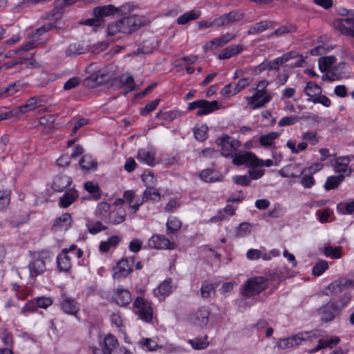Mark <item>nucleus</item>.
<instances>
[{
	"label": "nucleus",
	"mask_w": 354,
	"mask_h": 354,
	"mask_svg": "<svg viewBox=\"0 0 354 354\" xmlns=\"http://www.w3.org/2000/svg\"><path fill=\"white\" fill-rule=\"evenodd\" d=\"M341 312L339 304L335 301H328L317 310L322 321L328 322L332 321Z\"/></svg>",
	"instance_id": "6"
},
{
	"label": "nucleus",
	"mask_w": 354,
	"mask_h": 354,
	"mask_svg": "<svg viewBox=\"0 0 354 354\" xmlns=\"http://www.w3.org/2000/svg\"><path fill=\"white\" fill-rule=\"evenodd\" d=\"M134 261L133 257L121 259L113 270V277L120 279L127 277L133 270Z\"/></svg>",
	"instance_id": "11"
},
{
	"label": "nucleus",
	"mask_w": 354,
	"mask_h": 354,
	"mask_svg": "<svg viewBox=\"0 0 354 354\" xmlns=\"http://www.w3.org/2000/svg\"><path fill=\"white\" fill-rule=\"evenodd\" d=\"M30 270V275L35 277L41 273L46 270V263L43 259H36L32 261L28 266Z\"/></svg>",
	"instance_id": "24"
},
{
	"label": "nucleus",
	"mask_w": 354,
	"mask_h": 354,
	"mask_svg": "<svg viewBox=\"0 0 354 354\" xmlns=\"http://www.w3.org/2000/svg\"><path fill=\"white\" fill-rule=\"evenodd\" d=\"M234 182L242 186H248L250 183V178L247 176H235L233 177Z\"/></svg>",
	"instance_id": "61"
},
{
	"label": "nucleus",
	"mask_w": 354,
	"mask_h": 354,
	"mask_svg": "<svg viewBox=\"0 0 354 354\" xmlns=\"http://www.w3.org/2000/svg\"><path fill=\"white\" fill-rule=\"evenodd\" d=\"M111 205L109 203L106 202L100 203L95 209V215L97 216H103L104 213L110 210Z\"/></svg>",
	"instance_id": "56"
},
{
	"label": "nucleus",
	"mask_w": 354,
	"mask_h": 354,
	"mask_svg": "<svg viewBox=\"0 0 354 354\" xmlns=\"http://www.w3.org/2000/svg\"><path fill=\"white\" fill-rule=\"evenodd\" d=\"M234 37L235 35L232 33H226L206 43L203 46V49L205 51H207L208 50H214V48L213 46L214 45H216V48L223 46L234 39Z\"/></svg>",
	"instance_id": "16"
},
{
	"label": "nucleus",
	"mask_w": 354,
	"mask_h": 354,
	"mask_svg": "<svg viewBox=\"0 0 354 354\" xmlns=\"http://www.w3.org/2000/svg\"><path fill=\"white\" fill-rule=\"evenodd\" d=\"M120 241L118 236H112L106 241H102L100 244V250L104 252H107L110 248L115 247Z\"/></svg>",
	"instance_id": "38"
},
{
	"label": "nucleus",
	"mask_w": 354,
	"mask_h": 354,
	"mask_svg": "<svg viewBox=\"0 0 354 354\" xmlns=\"http://www.w3.org/2000/svg\"><path fill=\"white\" fill-rule=\"evenodd\" d=\"M149 248L156 250H174L176 248V244L171 242L164 235L155 234L148 241Z\"/></svg>",
	"instance_id": "10"
},
{
	"label": "nucleus",
	"mask_w": 354,
	"mask_h": 354,
	"mask_svg": "<svg viewBox=\"0 0 354 354\" xmlns=\"http://www.w3.org/2000/svg\"><path fill=\"white\" fill-rule=\"evenodd\" d=\"M243 50V47L241 44L230 46L223 49L221 53L218 54V58L219 59H229L238 55Z\"/></svg>",
	"instance_id": "27"
},
{
	"label": "nucleus",
	"mask_w": 354,
	"mask_h": 354,
	"mask_svg": "<svg viewBox=\"0 0 354 354\" xmlns=\"http://www.w3.org/2000/svg\"><path fill=\"white\" fill-rule=\"evenodd\" d=\"M54 27H55V25L53 24H50L48 25H44V26L40 27L39 28L36 29L32 34V37L34 38H37L40 35L51 30Z\"/></svg>",
	"instance_id": "64"
},
{
	"label": "nucleus",
	"mask_w": 354,
	"mask_h": 354,
	"mask_svg": "<svg viewBox=\"0 0 354 354\" xmlns=\"http://www.w3.org/2000/svg\"><path fill=\"white\" fill-rule=\"evenodd\" d=\"M57 263L60 271L67 272L71 268L70 259L66 254L59 255Z\"/></svg>",
	"instance_id": "46"
},
{
	"label": "nucleus",
	"mask_w": 354,
	"mask_h": 354,
	"mask_svg": "<svg viewBox=\"0 0 354 354\" xmlns=\"http://www.w3.org/2000/svg\"><path fill=\"white\" fill-rule=\"evenodd\" d=\"M142 178L147 187H153L156 185L157 180L152 172L149 171L148 174H144Z\"/></svg>",
	"instance_id": "55"
},
{
	"label": "nucleus",
	"mask_w": 354,
	"mask_h": 354,
	"mask_svg": "<svg viewBox=\"0 0 354 354\" xmlns=\"http://www.w3.org/2000/svg\"><path fill=\"white\" fill-rule=\"evenodd\" d=\"M72 183L71 178L66 175L57 176L53 183V189L56 192H62Z\"/></svg>",
	"instance_id": "22"
},
{
	"label": "nucleus",
	"mask_w": 354,
	"mask_h": 354,
	"mask_svg": "<svg viewBox=\"0 0 354 354\" xmlns=\"http://www.w3.org/2000/svg\"><path fill=\"white\" fill-rule=\"evenodd\" d=\"M216 285L204 282L201 288V295L203 299H209L214 296Z\"/></svg>",
	"instance_id": "32"
},
{
	"label": "nucleus",
	"mask_w": 354,
	"mask_h": 354,
	"mask_svg": "<svg viewBox=\"0 0 354 354\" xmlns=\"http://www.w3.org/2000/svg\"><path fill=\"white\" fill-rule=\"evenodd\" d=\"M299 118L296 115L288 116L282 118L278 122L279 127L289 126L295 124Z\"/></svg>",
	"instance_id": "54"
},
{
	"label": "nucleus",
	"mask_w": 354,
	"mask_h": 354,
	"mask_svg": "<svg viewBox=\"0 0 354 354\" xmlns=\"http://www.w3.org/2000/svg\"><path fill=\"white\" fill-rule=\"evenodd\" d=\"M348 162L346 161H342L341 157L338 158L335 163L334 165V169L335 172L340 173V174H343L344 173L346 174V176H350L351 174V169H348L347 165Z\"/></svg>",
	"instance_id": "43"
},
{
	"label": "nucleus",
	"mask_w": 354,
	"mask_h": 354,
	"mask_svg": "<svg viewBox=\"0 0 354 354\" xmlns=\"http://www.w3.org/2000/svg\"><path fill=\"white\" fill-rule=\"evenodd\" d=\"M145 19L142 16L132 15L124 17L115 22L109 24L106 32L109 36H115L117 33L129 35L145 25Z\"/></svg>",
	"instance_id": "1"
},
{
	"label": "nucleus",
	"mask_w": 354,
	"mask_h": 354,
	"mask_svg": "<svg viewBox=\"0 0 354 354\" xmlns=\"http://www.w3.org/2000/svg\"><path fill=\"white\" fill-rule=\"evenodd\" d=\"M41 100L39 97H32L29 98L24 105L13 109V111H16V115L19 113H25L40 106L41 105Z\"/></svg>",
	"instance_id": "17"
},
{
	"label": "nucleus",
	"mask_w": 354,
	"mask_h": 354,
	"mask_svg": "<svg viewBox=\"0 0 354 354\" xmlns=\"http://www.w3.org/2000/svg\"><path fill=\"white\" fill-rule=\"evenodd\" d=\"M10 202V192L0 190V210L6 209Z\"/></svg>",
	"instance_id": "47"
},
{
	"label": "nucleus",
	"mask_w": 354,
	"mask_h": 354,
	"mask_svg": "<svg viewBox=\"0 0 354 354\" xmlns=\"http://www.w3.org/2000/svg\"><path fill=\"white\" fill-rule=\"evenodd\" d=\"M207 127L206 125H202L200 127L195 128L194 129V136L196 140L199 141H204L207 139Z\"/></svg>",
	"instance_id": "52"
},
{
	"label": "nucleus",
	"mask_w": 354,
	"mask_h": 354,
	"mask_svg": "<svg viewBox=\"0 0 354 354\" xmlns=\"http://www.w3.org/2000/svg\"><path fill=\"white\" fill-rule=\"evenodd\" d=\"M160 102V100L156 99L155 100L151 101L149 104H147L140 111L141 115H146L147 114L149 113L150 112L153 111L156 109L157 106L158 105V103Z\"/></svg>",
	"instance_id": "57"
},
{
	"label": "nucleus",
	"mask_w": 354,
	"mask_h": 354,
	"mask_svg": "<svg viewBox=\"0 0 354 354\" xmlns=\"http://www.w3.org/2000/svg\"><path fill=\"white\" fill-rule=\"evenodd\" d=\"M273 22L268 21H262L252 26L248 30V34H259L266 30Z\"/></svg>",
	"instance_id": "36"
},
{
	"label": "nucleus",
	"mask_w": 354,
	"mask_h": 354,
	"mask_svg": "<svg viewBox=\"0 0 354 354\" xmlns=\"http://www.w3.org/2000/svg\"><path fill=\"white\" fill-rule=\"evenodd\" d=\"M171 279H167L159 284V286L154 289L153 292L156 297L159 299H164L172 292Z\"/></svg>",
	"instance_id": "18"
},
{
	"label": "nucleus",
	"mask_w": 354,
	"mask_h": 354,
	"mask_svg": "<svg viewBox=\"0 0 354 354\" xmlns=\"http://www.w3.org/2000/svg\"><path fill=\"white\" fill-rule=\"evenodd\" d=\"M86 227L88 228V232L92 234H95L101 232L102 230H104L106 229V227L100 221H97L95 223L88 222L86 223Z\"/></svg>",
	"instance_id": "51"
},
{
	"label": "nucleus",
	"mask_w": 354,
	"mask_h": 354,
	"mask_svg": "<svg viewBox=\"0 0 354 354\" xmlns=\"http://www.w3.org/2000/svg\"><path fill=\"white\" fill-rule=\"evenodd\" d=\"M138 346L145 351H154L160 348L158 343L150 338H142L138 342Z\"/></svg>",
	"instance_id": "30"
},
{
	"label": "nucleus",
	"mask_w": 354,
	"mask_h": 354,
	"mask_svg": "<svg viewBox=\"0 0 354 354\" xmlns=\"http://www.w3.org/2000/svg\"><path fill=\"white\" fill-rule=\"evenodd\" d=\"M308 100H310L314 103H320L326 107H328L330 106V100L328 99V97L321 94L318 95V96H317L316 97L309 99Z\"/></svg>",
	"instance_id": "60"
},
{
	"label": "nucleus",
	"mask_w": 354,
	"mask_h": 354,
	"mask_svg": "<svg viewBox=\"0 0 354 354\" xmlns=\"http://www.w3.org/2000/svg\"><path fill=\"white\" fill-rule=\"evenodd\" d=\"M268 286V281L263 277H257L248 279L242 290V295L245 297H250L257 295Z\"/></svg>",
	"instance_id": "3"
},
{
	"label": "nucleus",
	"mask_w": 354,
	"mask_h": 354,
	"mask_svg": "<svg viewBox=\"0 0 354 354\" xmlns=\"http://www.w3.org/2000/svg\"><path fill=\"white\" fill-rule=\"evenodd\" d=\"M315 183V180L312 175L305 174L302 176L301 184L304 188H310Z\"/></svg>",
	"instance_id": "58"
},
{
	"label": "nucleus",
	"mask_w": 354,
	"mask_h": 354,
	"mask_svg": "<svg viewBox=\"0 0 354 354\" xmlns=\"http://www.w3.org/2000/svg\"><path fill=\"white\" fill-rule=\"evenodd\" d=\"M272 97L266 90L256 89L254 94L251 97H247L248 104L252 109H259L268 103Z\"/></svg>",
	"instance_id": "8"
},
{
	"label": "nucleus",
	"mask_w": 354,
	"mask_h": 354,
	"mask_svg": "<svg viewBox=\"0 0 354 354\" xmlns=\"http://www.w3.org/2000/svg\"><path fill=\"white\" fill-rule=\"evenodd\" d=\"M78 197V194L76 191H70L66 192L65 194L60 198L59 203L63 207H67L72 204Z\"/></svg>",
	"instance_id": "35"
},
{
	"label": "nucleus",
	"mask_w": 354,
	"mask_h": 354,
	"mask_svg": "<svg viewBox=\"0 0 354 354\" xmlns=\"http://www.w3.org/2000/svg\"><path fill=\"white\" fill-rule=\"evenodd\" d=\"M200 17V12L189 11L182 15L177 19V23L180 25H184L187 22L197 19Z\"/></svg>",
	"instance_id": "40"
},
{
	"label": "nucleus",
	"mask_w": 354,
	"mask_h": 354,
	"mask_svg": "<svg viewBox=\"0 0 354 354\" xmlns=\"http://www.w3.org/2000/svg\"><path fill=\"white\" fill-rule=\"evenodd\" d=\"M103 23H104V20L95 17L94 18L88 19L85 20L84 21L81 22L80 24L86 25V26H93V30L96 31L97 28H99L103 25Z\"/></svg>",
	"instance_id": "53"
},
{
	"label": "nucleus",
	"mask_w": 354,
	"mask_h": 354,
	"mask_svg": "<svg viewBox=\"0 0 354 354\" xmlns=\"http://www.w3.org/2000/svg\"><path fill=\"white\" fill-rule=\"evenodd\" d=\"M344 174H339L337 176H329L327 178L324 188L326 190H330L338 187V185L344 180Z\"/></svg>",
	"instance_id": "31"
},
{
	"label": "nucleus",
	"mask_w": 354,
	"mask_h": 354,
	"mask_svg": "<svg viewBox=\"0 0 354 354\" xmlns=\"http://www.w3.org/2000/svg\"><path fill=\"white\" fill-rule=\"evenodd\" d=\"M72 218L69 214H63L60 217L57 218L53 226L55 230L62 229L68 230L71 225Z\"/></svg>",
	"instance_id": "28"
},
{
	"label": "nucleus",
	"mask_w": 354,
	"mask_h": 354,
	"mask_svg": "<svg viewBox=\"0 0 354 354\" xmlns=\"http://www.w3.org/2000/svg\"><path fill=\"white\" fill-rule=\"evenodd\" d=\"M276 346L283 350L292 348V340H290V337L280 339L279 342H277Z\"/></svg>",
	"instance_id": "63"
},
{
	"label": "nucleus",
	"mask_w": 354,
	"mask_h": 354,
	"mask_svg": "<svg viewBox=\"0 0 354 354\" xmlns=\"http://www.w3.org/2000/svg\"><path fill=\"white\" fill-rule=\"evenodd\" d=\"M279 134L277 132H271L266 135L261 136L259 138V142L263 147H268L272 145L274 140L279 137Z\"/></svg>",
	"instance_id": "45"
},
{
	"label": "nucleus",
	"mask_w": 354,
	"mask_h": 354,
	"mask_svg": "<svg viewBox=\"0 0 354 354\" xmlns=\"http://www.w3.org/2000/svg\"><path fill=\"white\" fill-rule=\"evenodd\" d=\"M182 226V223L176 217H171L167 223V234H173L177 232Z\"/></svg>",
	"instance_id": "41"
},
{
	"label": "nucleus",
	"mask_w": 354,
	"mask_h": 354,
	"mask_svg": "<svg viewBox=\"0 0 354 354\" xmlns=\"http://www.w3.org/2000/svg\"><path fill=\"white\" fill-rule=\"evenodd\" d=\"M113 299L116 304L120 306L129 304L132 300L130 292L122 288L117 289L113 295Z\"/></svg>",
	"instance_id": "19"
},
{
	"label": "nucleus",
	"mask_w": 354,
	"mask_h": 354,
	"mask_svg": "<svg viewBox=\"0 0 354 354\" xmlns=\"http://www.w3.org/2000/svg\"><path fill=\"white\" fill-rule=\"evenodd\" d=\"M88 50V46H84L80 43H73L68 46L65 53L68 57H75L79 55L86 53Z\"/></svg>",
	"instance_id": "23"
},
{
	"label": "nucleus",
	"mask_w": 354,
	"mask_h": 354,
	"mask_svg": "<svg viewBox=\"0 0 354 354\" xmlns=\"http://www.w3.org/2000/svg\"><path fill=\"white\" fill-rule=\"evenodd\" d=\"M80 84V79L77 77H73L69 79L64 86V89L66 91L71 90L76 88Z\"/></svg>",
	"instance_id": "59"
},
{
	"label": "nucleus",
	"mask_w": 354,
	"mask_h": 354,
	"mask_svg": "<svg viewBox=\"0 0 354 354\" xmlns=\"http://www.w3.org/2000/svg\"><path fill=\"white\" fill-rule=\"evenodd\" d=\"M216 143L221 147V153L225 157L231 156L239 147L238 142L227 135H223L218 138Z\"/></svg>",
	"instance_id": "9"
},
{
	"label": "nucleus",
	"mask_w": 354,
	"mask_h": 354,
	"mask_svg": "<svg viewBox=\"0 0 354 354\" xmlns=\"http://www.w3.org/2000/svg\"><path fill=\"white\" fill-rule=\"evenodd\" d=\"M155 155L156 152L154 150H147L145 149H141L138 151L137 158L138 160L149 166L155 165Z\"/></svg>",
	"instance_id": "20"
},
{
	"label": "nucleus",
	"mask_w": 354,
	"mask_h": 354,
	"mask_svg": "<svg viewBox=\"0 0 354 354\" xmlns=\"http://www.w3.org/2000/svg\"><path fill=\"white\" fill-rule=\"evenodd\" d=\"M60 306L64 312L70 315H76L79 311L77 302L66 293H62L61 295Z\"/></svg>",
	"instance_id": "15"
},
{
	"label": "nucleus",
	"mask_w": 354,
	"mask_h": 354,
	"mask_svg": "<svg viewBox=\"0 0 354 354\" xmlns=\"http://www.w3.org/2000/svg\"><path fill=\"white\" fill-rule=\"evenodd\" d=\"M80 165L81 167L85 170L96 169L97 167V161L88 155H85L82 157Z\"/></svg>",
	"instance_id": "34"
},
{
	"label": "nucleus",
	"mask_w": 354,
	"mask_h": 354,
	"mask_svg": "<svg viewBox=\"0 0 354 354\" xmlns=\"http://www.w3.org/2000/svg\"><path fill=\"white\" fill-rule=\"evenodd\" d=\"M238 93V90L236 89L234 85L229 84L225 86L221 91V94L225 96H233Z\"/></svg>",
	"instance_id": "62"
},
{
	"label": "nucleus",
	"mask_w": 354,
	"mask_h": 354,
	"mask_svg": "<svg viewBox=\"0 0 354 354\" xmlns=\"http://www.w3.org/2000/svg\"><path fill=\"white\" fill-rule=\"evenodd\" d=\"M328 268V262L324 260H319L313 268V274L315 276H320Z\"/></svg>",
	"instance_id": "49"
},
{
	"label": "nucleus",
	"mask_w": 354,
	"mask_h": 354,
	"mask_svg": "<svg viewBox=\"0 0 354 354\" xmlns=\"http://www.w3.org/2000/svg\"><path fill=\"white\" fill-rule=\"evenodd\" d=\"M336 58L334 56L321 57L319 59V68L322 72L327 71L335 63Z\"/></svg>",
	"instance_id": "42"
},
{
	"label": "nucleus",
	"mask_w": 354,
	"mask_h": 354,
	"mask_svg": "<svg viewBox=\"0 0 354 354\" xmlns=\"http://www.w3.org/2000/svg\"><path fill=\"white\" fill-rule=\"evenodd\" d=\"M324 253L326 257H331L335 259H339L342 257V251L339 247L326 246L324 249Z\"/></svg>",
	"instance_id": "50"
},
{
	"label": "nucleus",
	"mask_w": 354,
	"mask_h": 354,
	"mask_svg": "<svg viewBox=\"0 0 354 354\" xmlns=\"http://www.w3.org/2000/svg\"><path fill=\"white\" fill-rule=\"evenodd\" d=\"M24 86L25 84L22 82L16 81L14 83L8 85L7 87L0 91V97L4 98L12 96L19 91Z\"/></svg>",
	"instance_id": "26"
},
{
	"label": "nucleus",
	"mask_w": 354,
	"mask_h": 354,
	"mask_svg": "<svg viewBox=\"0 0 354 354\" xmlns=\"http://www.w3.org/2000/svg\"><path fill=\"white\" fill-rule=\"evenodd\" d=\"M151 200L153 201H159L160 200V194L153 187H147L143 193L142 202Z\"/></svg>",
	"instance_id": "37"
},
{
	"label": "nucleus",
	"mask_w": 354,
	"mask_h": 354,
	"mask_svg": "<svg viewBox=\"0 0 354 354\" xmlns=\"http://www.w3.org/2000/svg\"><path fill=\"white\" fill-rule=\"evenodd\" d=\"M210 310L206 306H202L189 316V321L196 326L204 328L209 322Z\"/></svg>",
	"instance_id": "7"
},
{
	"label": "nucleus",
	"mask_w": 354,
	"mask_h": 354,
	"mask_svg": "<svg viewBox=\"0 0 354 354\" xmlns=\"http://www.w3.org/2000/svg\"><path fill=\"white\" fill-rule=\"evenodd\" d=\"M118 345V339L113 335L109 334L105 336L103 341L100 344V348L93 349V354H111Z\"/></svg>",
	"instance_id": "13"
},
{
	"label": "nucleus",
	"mask_w": 354,
	"mask_h": 354,
	"mask_svg": "<svg viewBox=\"0 0 354 354\" xmlns=\"http://www.w3.org/2000/svg\"><path fill=\"white\" fill-rule=\"evenodd\" d=\"M133 305L137 309L140 319L146 322H149L152 319V308L142 298L137 297Z\"/></svg>",
	"instance_id": "12"
},
{
	"label": "nucleus",
	"mask_w": 354,
	"mask_h": 354,
	"mask_svg": "<svg viewBox=\"0 0 354 354\" xmlns=\"http://www.w3.org/2000/svg\"><path fill=\"white\" fill-rule=\"evenodd\" d=\"M118 11L113 5L98 6L93 9L94 17L103 20V18L109 17Z\"/></svg>",
	"instance_id": "25"
},
{
	"label": "nucleus",
	"mask_w": 354,
	"mask_h": 354,
	"mask_svg": "<svg viewBox=\"0 0 354 354\" xmlns=\"http://www.w3.org/2000/svg\"><path fill=\"white\" fill-rule=\"evenodd\" d=\"M304 92L306 95L310 97V99H313L321 94L322 88L315 83L308 82L304 89Z\"/></svg>",
	"instance_id": "33"
},
{
	"label": "nucleus",
	"mask_w": 354,
	"mask_h": 354,
	"mask_svg": "<svg viewBox=\"0 0 354 354\" xmlns=\"http://www.w3.org/2000/svg\"><path fill=\"white\" fill-rule=\"evenodd\" d=\"M353 283L354 282L353 280L346 278L334 281L328 286L324 294L326 295L339 294L346 288L353 286Z\"/></svg>",
	"instance_id": "14"
},
{
	"label": "nucleus",
	"mask_w": 354,
	"mask_h": 354,
	"mask_svg": "<svg viewBox=\"0 0 354 354\" xmlns=\"http://www.w3.org/2000/svg\"><path fill=\"white\" fill-rule=\"evenodd\" d=\"M208 336L205 335L203 337H196L193 339H189V343L194 349L200 350L207 348L209 345L207 341Z\"/></svg>",
	"instance_id": "39"
},
{
	"label": "nucleus",
	"mask_w": 354,
	"mask_h": 354,
	"mask_svg": "<svg viewBox=\"0 0 354 354\" xmlns=\"http://www.w3.org/2000/svg\"><path fill=\"white\" fill-rule=\"evenodd\" d=\"M334 26L344 35L354 36V12H348L344 17L334 23Z\"/></svg>",
	"instance_id": "5"
},
{
	"label": "nucleus",
	"mask_w": 354,
	"mask_h": 354,
	"mask_svg": "<svg viewBox=\"0 0 354 354\" xmlns=\"http://www.w3.org/2000/svg\"><path fill=\"white\" fill-rule=\"evenodd\" d=\"M338 212L342 214H354V201L349 203H341L337 206Z\"/></svg>",
	"instance_id": "48"
},
{
	"label": "nucleus",
	"mask_w": 354,
	"mask_h": 354,
	"mask_svg": "<svg viewBox=\"0 0 354 354\" xmlns=\"http://www.w3.org/2000/svg\"><path fill=\"white\" fill-rule=\"evenodd\" d=\"M187 109L189 111L198 109L196 115L201 116L219 109L220 105L218 102L216 100L209 102L205 100H199L189 103Z\"/></svg>",
	"instance_id": "4"
},
{
	"label": "nucleus",
	"mask_w": 354,
	"mask_h": 354,
	"mask_svg": "<svg viewBox=\"0 0 354 354\" xmlns=\"http://www.w3.org/2000/svg\"><path fill=\"white\" fill-rule=\"evenodd\" d=\"M232 162L236 165H245L247 167H262L265 165L267 167H269L272 165L273 161L270 159H268L266 161H263L262 160H259L257 156L250 153V152H245L244 153H239L236 154Z\"/></svg>",
	"instance_id": "2"
},
{
	"label": "nucleus",
	"mask_w": 354,
	"mask_h": 354,
	"mask_svg": "<svg viewBox=\"0 0 354 354\" xmlns=\"http://www.w3.org/2000/svg\"><path fill=\"white\" fill-rule=\"evenodd\" d=\"M315 333L313 331L299 333L295 335L290 337L292 340V347L299 346L304 341L311 340L313 337H315Z\"/></svg>",
	"instance_id": "29"
},
{
	"label": "nucleus",
	"mask_w": 354,
	"mask_h": 354,
	"mask_svg": "<svg viewBox=\"0 0 354 354\" xmlns=\"http://www.w3.org/2000/svg\"><path fill=\"white\" fill-rule=\"evenodd\" d=\"M200 178L206 183H213L219 180V178L214 175L212 169H207L200 173Z\"/></svg>",
	"instance_id": "44"
},
{
	"label": "nucleus",
	"mask_w": 354,
	"mask_h": 354,
	"mask_svg": "<svg viewBox=\"0 0 354 354\" xmlns=\"http://www.w3.org/2000/svg\"><path fill=\"white\" fill-rule=\"evenodd\" d=\"M127 213L122 207L113 209L108 216L109 223L112 225L122 223L126 218Z\"/></svg>",
	"instance_id": "21"
}]
</instances>
